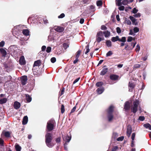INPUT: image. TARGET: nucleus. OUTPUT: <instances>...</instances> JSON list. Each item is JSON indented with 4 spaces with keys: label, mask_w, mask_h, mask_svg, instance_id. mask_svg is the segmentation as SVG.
I'll use <instances>...</instances> for the list:
<instances>
[{
    "label": "nucleus",
    "mask_w": 151,
    "mask_h": 151,
    "mask_svg": "<svg viewBox=\"0 0 151 151\" xmlns=\"http://www.w3.org/2000/svg\"><path fill=\"white\" fill-rule=\"evenodd\" d=\"M124 49L127 51H129L132 50V48L130 45H128L127 44H125Z\"/></svg>",
    "instance_id": "412c9836"
},
{
    "label": "nucleus",
    "mask_w": 151,
    "mask_h": 151,
    "mask_svg": "<svg viewBox=\"0 0 151 151\" xmlns=\"http://www.w3.org/2000/svg\"><path fill=\"white\" fill-rule=\"evenodd\" d=\"M119 41L125 42L126 41V38L125 37H123L121 39L119 38Z\"/></svg>",
    "instance_id": "f704fd0d"
},
{
    "label": "nucleus",
    "mask_w": 151,
    "mask_h": 151,
    "mask_svg": "<svg viewBox=\"0 0 151 151\" xmlns=\"http://www.w3.org/2000/svg\"><path fill=\"white\" fill-rule=\"evenodd\" d=\"M101 29L102 30H105L107 29V27L104 25H102L101 26Z\"/></svg>",
    "instance_id": "69168bd1"
},
{
    "label": "nucleus",
    "mask_w": 151,
    "mask_h": 151,
    "mask_svg": "<svg viewBox=\"0 0 151 151\" xmlns=\"http://www.w3.org/2000/svg\"><path fill=\"white\" fill-rule=\"evenodd\" d=\"M104 88L103 87H101L98 88L96 90L97 93L99 94H101L104 91Z\"/></svg>",
    "instance_id": "f3484780"
},
{
    "label": "nucleus",
    "mask_w": 151,
    "mask_h": 151,
    "mask_svg": "<svg viewBox=\"0 0 151 151\" xmlns=\"http://www.w3.org/2000/svg\"><path fill=\"white\" fill-rule=\"evenodd\" d=\"M118 77L119 76L117 75H112L110 76V78L112 80H117L118 78Z\"/></svg>",
    "instance_id": "aec40b11"
},
{
    "label": "nucleus",
    "mask_w": 151,
    "mask_h": 151,
    "mask_svg": "<svg viewBox=\"0 0 151 151\" xmlns=\"http://www.w3.org/2000/svg\"><path fill=\"white\" fill-rule=\"evenodd\" d=\"M116 30V32L118 33L119 34L121 32V29L119 27H117Z\"/></svg>",
    "instance_id": "603ef678"
},
{
    "label": "nucleus",
    "mask_w": 151,
    "mask_h": 151,
    "mask_svg": "<svg viewBox=\"0 0 151 151\" xmlns=\"http://www.w3.org/2000/svg\"><path fill=\"white\" fill-rule=\"evenodd\" d=\"M53 28L55 30L59 32H63L64 30L63 27L57 26H55L53 27Z\"/></svg>",
    "instance_id": "6e6552de"
},
{
    "label": "nucleus",
    "mask_w": 151,
    "mask_h": 151,
    "mask_svg": "<svg viewBox=\"0 0 151 151\" xmlns=\"http://www.w3.org/2000/svg\"><path fill=\"white\" fill-rule=\"evenodd\" d=\"M7 99L6 98H4L0 99V104H2L6 103L7 101Z\"/></svg>",
    "instance_id": "a878e982"
},
{
    "label": "nucleus",
    "mask_w": 151,
    "mask_h": 151,
    "mask_svg": "<svg viewBox=\"0 0 151 151\" xmlns=\"http://www.w3.org/2000/svg\"><path fill=\"white\" fill-rule=\"evenodd\" d=\"M4 135L6 137H9L10 136V133L9 132L3 131L1 134V136Z\"/></svg>",
    "instance_id": "2eb2a0df"
},
{
    "label": "nucleus",
    "mask_w": 151,
    "mask_h": 151,
    "mask_svg": "<svg viewBox=\"0 0 151 151\" xmlns=\"http://www.w3.org/2000/svg\"><path fill=\"white\" fill-rule=\"evenodd\" d=\"M134 17H139L141 16V14L139 13H138L134 15Z\"/></svg>",
    "instance_id": "bf43d9fd"
},
{
    "label": "nucleus",
    "mask_w": 151,
    "mask_h": 151,
    "mask_svg": "<svg viewBox=\"0 0 151 151\" xmlns=\"http://www.w3.org/2000/svg\"><path fill=\"white\" fill-rule=\"evenodd\" d=\"M104 40V34L103 32L101 31H100L98 32L96 36V41L99 42L103 40Z\"/></svg>",
    "instance_id": "423d86ee"
},
{
    "label": "nucleus",
    "mask_w": 151,
    "mask_h": 151,
    "mask_svg": "<svg viewBox=\"0 0 151 151\" xmlns=\"http://www.w3.org/2000/svg\"><path fill=\"white\" fill-rule=\"evenodd\" d=\"M41 61L40 60H38L36 61H35L33 67L32 69V70H33L35 69V66H40L41 65Z\"/></svg>",
    "instance_id": "9d476101"
},
{
    "label": "nucleus",
    "mask_w": 151,
    "mask_h": 151,
    "mask_svg": "<svg viewBox=\"0 0 151 151\" xmlns=\"http://www.w3.org/2000/svg\"><path fill=\"white\" fill-rule=\"evenodd\" d=\"M25 96L27 102H31L32 101V98L28 94H26Z\"/></svg>",
    "instance_id": "4be33fe9"
},
{
    "label": "nucleus",
    "mask_w": 151,
    "mask_h": 151,
    "mask_svg": "<svg viewBox=\"0 0 151 151\" xmlns=\"http://www.w3.org/2000/svg\"><path fill=\"white\" fill-rule=\"evenodd\" d=\"M51 48L50 47H47L46 51L47 53H49L51 52Z\"/></svg>",
    "instance_id": "37998d69"
},
{
    "label": "nucleus",
    "mask_w": 151,
    "mask_h": 151,
    "mask_svg": "<svg viewBox=\"0 0 151 151\" xmlns=\"http://www.w3.org/2000/svg\"><path fill=\"white\" fill-rule=\"evenodd\" d=\"M4 78L5 79V82H6L9 81L11 80L12 77L10 76H9L7 77H5Z\"/></svg>",
    "instance_id": "7c9ffc66"
},
{
    "label": "nucleus",
    "mask_w": 151,
    "mask_h": 151,
    "mask_svg": "<svg viewBox=\"0 0 151 151\" xmlns=\"http://www.w3.org/2000/svg\"><path fill=\"white\" fill-rule=\"evenodd\" d=\"M118 149V147L117 146H114L112 149L111 151H116Z\"/></svg>",
    "instance_id": "0e129e2a"
},
{
    "label": "nucleus",
    "mask_w": 151,
    "mask_h": 151,
    "mask_svg": "<svg viewBox=\"0 0 151 151\" xmlns=\"http://www.w3.org/2000/svg\"><path fill=\"white\" fill-rule=\"evenodd\" d=\"M56 142V143H58L60 142V137H58L55 140Z\"/></svg>",
    "instance_id": "338daca9"
},
{
    "label": "nucleus",
    "mask_w": 151,
    "mask_h": 151,
    "mask_svg": "<svg viewBox=\"0 0 151 151\" xmlns=\"http://www.w3.org/2000/svg\"><path fill=\"white\" fill-rule=\"evenodd\" d=\"M104 35V36L106 37H108L110 36V33L108 31H106L103 32Z\"/></svg>",
    "instance_id": "b1692460"
},
{
    "label": "nucleus",
    "mask_w": 151,
    "mask_h": 151,
    "mask_svg": "<svg viewBox=\"0 0 151 151\" xmlns=\"http://www.w3.org/2000/svg\"><path fill=\"white\" fill-rule=\"evenodd\" d=\"M20 103L17 101H15L14 103V106L15 109H17L20 108Z\"/></svg>",
    "instance_id": "a211bd4d"
},
{
    "label": "nucleus",
    "mask_w": 151,
    "mask_h": 151,
    "mask_svg": "<svg viewBox=\"0 0 151 151\" xmlns=\"http://www.w3.org/2000/svg\"><path fill=\"white\" fill-rule=\"evenodd\" d=\"M112 52L111 51H109L106 53V56L107 57L109 56L112 55Z\"/></svg>",
    "instance_id": "79ce46f5"
},
{
    "label": "nucleus",
    "mask_w": 151,
    "mask_h": 151,
    "mask_svg": "<svg viewBox=\"0 0 151 151\" xmlns=\"http://www.w3.org/2000/svg\"><path fill=\"white\" fill-rule=\"evenodd\" d=\"M52 35H50L48 36V39L50 41H52L54 39L52 37Z\"/></svg>",
    "instance_id": "a18cd8bd"
},
{
    "label": "nucleus",
    "mask_w": 151,
    "mask_h": 151,
    "mask_svg": "<svg viewBox=\"0 0 151 151\" xmlns=\"http://www.w3.org/2000/svg\"><path fill=\"white\" fill-rule=\"evenodd\" d=\"M132 132V128L130 125H128L127 127V133L128 137H129Z\"/></svg>",
    "instance_id": "ddd939ff"
},
{
    "label": "nucleus",
    "mask_w": 151,
    "mask_h": 151,
    "mask_svg": "<svg viewBox=\"0 0 151 151\" xmlns=\"http://www.w3.org/2000/svg\"><path fill=\"white\" fill-rule=\"evenodd\" d=\"M130 103L128 101L126 102L124 106V109L125 110V111L129 110L130 109Z\"/></svg>",
    "instance_id": "9b49d317"
},
{
    "label": "nucleus",
    "mask_w": 151,
    "mask_h": 151,
    "mask_svg": "<svg viewBox=\"0 0 151 151\" xmlns=\"http://www.w3.org/2000/svg\"><path fill=\"white\" fill-rule=\"evenodd\" d=\"M4 140L1 138H0V145L1 146H3Z\"/></svg>",
    "instance_id": "680f3d73"
},
{
    "label": "nucleus",
    "mask_w": 151,
    "mask_h": 151,
    "mask_svg": "<svg viewBox=\"0 0 151 151\" xmlns=\"http://www.w3.org/2000/svg\"><path fill=\"white\" fill-rule=\"evenodd\" d=\"M106 44L108 47H111L112 46L111 42L110 40L106 41Z\"/></svg>",
    "instance_id": "c85d7f7f"
},
{
    "label": "nucleus",
    "mask_w": 151,
    "mask_h": 151,
    "mask_svg": "<svg viewBox=\"0 0 151 151\" xmlns=\"http://www.w3.org/2000/svg\"><path fill=\"white\" fill-rule=\"evenodd\" d=\"M61 113L62 114L64 113L65 111L64 106L62 104L61 105Z\"/></svg>",
    "instance_id": "58836bf2"
},
{
    "label": "nucleus",
    "mask_w": 151,
    "mask_h": 151,
    "mask_svg": "<svg viewBox=\"0 0 151 151\" xmlns=\"http://www.w3.org/2000/svg\"><path fill=\"white\" fill-rule=\"evenodd\" d=\"M50 60L52 63H54L56 61V58L55 57L52 58Z\"/></svg>",
    "instance_id": "3c124183"
},
{
    "label": "nucleus",
    "mask_w": 151,
    "mask_h": 151,
    "mask_svg": "<svg viewBox=\"0 0 151 151\" xmlns=\"http://www.w3.org/2000/svg\"><path fill=\"white\" fill-rule=\"evenodd\" d=\"M145 119V117L143 116H140L139 118V120L141 121H143Z\"/></svg>",
    "instance_id": "052dcab7"
},
{
    "label": "nucleus",
    "mask_w": 151,
    "mask_h": 151,
    "mask_svg": "<svg viewBox=\"0 0 151 151\" xmlns=\"http://www.w3.org/2000/svg\"><path fill=\"white\" fill-rule=\"evenodd\" d=\"M71 137L70 134V135H67L63 137V139L65 141L64 144V147L65 149L67 150H68L67 145L68 143L69 142L71 139Z\"/></svg>",
    "instance_id": "0eeeda50"
},
{
    "label": "nucleus",
    "mask_w": 151,
    "mask_h": 151,
    "mask_svg": "<svg viewBox=\"0 0 151 151\" xmlns=\"http://www.w3.org/2000/svg\"><path fill=\"white\" fill-rule=\"evenodd\" d=\"M80 79V78H77L76 79L74 80V81H73V84H74L76 83Z\"/></svg>",
    "instance_id": "774afa93"
},
{
    "label": "nucleus",
    "mask_w": 151,
    "mask_h": 151,
    "mask_svg": "<svg viewBox=\"0 0 151 151\" xmlns=\"http://www.w3.org/2000/svg\"><path fill=\"white\" fill-rule=\"evenodd\" d=\"M124 137L123 136H122L118 138L117 139V140L118 141H122L124 139Z\"/></svg>",
    "instance_id": "e2e57ef3"
},
{
    "label": "nucleus",
    "mask_w": 151,
    "mask_h": 151,
    "mask_svg": "<svg viewBox=\"0 0 151 151\" xmlns=\"http://www.w3.org/2000/svg\"><path fill=\"white\" fill-rule=\"evenodd\" d=\"M140 50V47L139 45H137L136 46V49H135L137 52H138Z\"/></svg>",
    "instance_id": "de8ad7c7"
},
{
    "label": "nucleus",
    "mask_w": 151,
    "mask_h": 151,
    "mask_svg": "<svg viewBox=\"0 0 151 151\" xmlns=\"http://www.w3.org/2000/svg\"><path fill=\"white\" fill-rule=\"evenodd\" d=\"M81 51L80 50H78L76 53V58H78L79 57L81 53Z\"/></svg>",
    "instance_id": "2f4dec72"
},
{
    "label": "nucleus",
    "mask_w": 151,
    "mask_h": 151,
    "mask_svg": "<svg viewBox=\"0 0 151 151\" xmlns=\"http://www.w3.org/2000/svg\"><path fill=\"white\" fill-rule=\"evenodd\" d=\"M129 19L132 22V24L135 25H137L138 24V22L137 21V19H136L132 16H130Z\"/></svg>",
    "instance_id": "4468645a"
},
{
    "label": "nucleus",
    "mask_w": 151,
    "mask_h": 151,
    "mask_svg": "<svg viewBox=\"0 0 151 151\" xmlns=\"http://www.w3.org/2000/svg\"><path fill=\"white\" fill-rule=\"evenodd\" d=\"M131 146V147H133L135 146V145L134 144V141H133V140L132 141Z\"/></svg>",
    "instance_id": "4d7b16f0"
},
{
    "label": "nucleus",
    "mask_w": 151,
    "mask_h": 151,
    "mask_svg": "<svg viewBox=\"0 0 151 151\" xmlns=\"http://www.w3.org/2000/svg\"><path fill=\"white\" fill-rule=\"evenodd\" d=\"M125 23L128 25H130L131 24V22L128 19H126L125 20Z\"/></svg>",
    "instance_id": "6e6d98bb"
},
{
    "label": "nucleus",
    "mask_w": 151,
    "mask_h": 151,
    "mask_svg": "<svg viewBox=\"0 0 151 151\" xmlns=\"http://www.w3.org/2000/svg\"><path fill=\"white\" fill-rule=\"evenodd\" d=\"M65 16V15L64 13H62L58 17V18H62L64 17Z\"/></svg>",
    "instance_id": "8fccbe9b"
},
{
    "label": "nucleus",
    "mask_w": 151,
    "mask_h": 151,
    "mask_svg": "<svg viewBox=\"0 0 151 151\" xmlns=\"http://www.w3.org/2000/svg\"><path fill=\"white\" fill-rule=\"evenodd\" d=\"M27 81V78L26 76H22L21 78V83L22 85H24L26 84Z\"/></svg>",
    "instance_id": "1a4fd4ad"
},
{
    "label": "nucleus",
    "mask_w": 151,
    "mask_h": 151,
    "mask_svg": "<svg viewBox=\"0 0 151 151\" xmlns=\"http://www.w3.org/2000/svg\"><path fill=\"white\" fill-rule=\"evenodd\" d=\"M138 11V10L136 8H134L133 9L132 12L134 14H136L137 13Z\"/></svg>",
    "instance_id": "09e8293b"
},
{
    "label": "nucleus",
    "mask_w": 151,
    "mask_h": 151,
    "mask_svg": "<svg viewBox=\"0 0 151 151\" xmlns=\"http://www.w3.org/2000/svg\"><path fill=\"white\" fill-rule=\"evenodd\" d=\"M129 2V1L128 0H124L122 1V4L124 5H127Z\"/></svg>",
    "instance_id": "c9c22d12"
},
{
    "label": "nucleus",
    "mask_w": 151,
    "mask_h": 151,
    "mask_svg": "<svg viewBox=\"0 0 151 151\" xmlns=\"http://www.w3.org/2000/svg\"><path fill=\"white\" fill-rule=\"evenodd\" d=\"M129 86L130 88H133L134 87V84L130 82H129Z\"/></svg>",
    "instance_id": "49530a36"
},
{
    "label": "nucleus",
    "mask_w": 151,
    "mask_h": 151,
    "mask_svg": "<svg viewBox=\"0 0 151 151\" xmlns=\"http://www.w3.org/2000/svg\"><path fill=\"white\" fill-rule=\"evenodd\" d=\"M8 49L9 52L15 57L18 55V52L19 51V50L15 45L10 46Z\"/></svg>",
    "instance_id": "f03ea898"
},
{
    "label": "nucleus",
    "mask_w": 151,
    "mask_h": 151,
    "mask_svg": "<svg viewBox=\"0 0 151 151\" xmlns=\"http://www.w3.org/2000/svg\"><path fill=\"white\" fill-rule=\"evenodd\" d=\"M139 103V101L138 100H136L133 103V105L131 106L132 111L134 113H136L137 111V108Z\"/></svg>",
    "instance_id": "39448f33"
},
{
    "label": "nucleus",
    "mask_w": 151,
    "mask_h": 151,
    "mask_svg": "<svg viewBox=\"0 0 151 151\" xmlns=\"http://www.w3.org/2000/svg\"><path fill=\"white\" fill-rule=\"evenodd\" d=\"M96 4L98 6H101L102 5V3L101 1H98L96 2Z\"/></svg>",
    "instance_id": "4c0bfd02"
},
{
    "label": "nucleus",
    "mask_w": 151,
    "mask_h": 151,
    "mask_svg": "<svg viewBox=\"0 0 151 151\" xmlns=\"http://www.w3.org/2000/svg\"><path fill=\"white\" fill-rule=\"evenodd\" d=\"M120 6L119 7V9L120 11H123L124 9V6Z\"/></svg>",
    "instance_id": "864d4df0"
},
{
    "label": "nucleus",
    "mask_w": 151,
    "mask_h": 151,
    "mask_svg": "<svg viewBox=\"0 0 151 151\" xmlns=\"http://www.w3.org/2000/svg\"><path fill=\"white\" fill-rule=\"evenodd\" d=\"M22 33L23 35L26 36L29 35V31L27 29H23L22 31Z\"/></svg>",
    "instance_id": "5701e85b"
},
{
    "label": "nucleus",
    "mask_w": 151,
    "mask_h": 151,
    "mask_svg": "<svg viewBox=\"0 0 151 151\" xmlns=\"http://www.w3.org/2000/svg\"><path fill=\"white\" fill-rule=\"evenodd\" d=\"M114 110V106H111L107 110V117L109 121L110 122L113 119L112 112Z\"/></svg>",
    "instance_id": "7ed1b4c3"
},
{
    "label": "nucleus",
    "mask_w": 151,
    "mask_h": 151,
    "mask_svg": "<svg viewBox=\"0 0 151 151\" xmlns=\"http://www.w3.org/2000/svg\"><path fill=\"white\" fill-rule=\"evenodd\" d=\"M89 45L88 44L86 47V51L85 52L86 54H87L90 51V49H89Z\"/></svg>",
    "instance_id": "72a5a7b5"
},
{
    "label": "nucleus",
    "mask_w": 151,
    "mask_h": 151,
    "mask_svg": "<svg viewBox=\"0 0 151 151\" xmlns=\"http://www.w3.org/2000/svg\"><path fill=\"white\" fill-rule=\"evenodd\" d=\"M119 37L118 36H116V37H113L111 38V40L113 42H115L117 41H119Z\"/></svg>",
    "instance_id": "cd10ccee"
},
{
    "label": "nucleus",
    "mask_w": 151,
    "mask_h": 151,
    "mask_svg": "<svg viewBox=\"0 0 151 151\" xmlns=\"http://www.w3.org/2000/svg\"><path fill=\"white\" fill-rule=\"evenodd\" d=\"M108 70V69L107 68H106V66H104L102 70L100 73V75L102 76L104 75L107 73Z\"/></svg>",
    "instance_id": "f8f14e48"
},
{
    "label": "nucleus",
    "mask_w": 151,
    "mask_h": 151,
    "mask_svg": "<svg viewBox=\"0 0 151 151\" xmlns=\"http://www.w3.org/2000/svg\"><path fill=\"white\" fill-rule=\"evenodd\" d=\"M63 46L64 48L66 49L69 47V45L67 44L64 43L63 44Z\"/></svg>",
    "instance_id": "ea45409f"
},
{
    "label": "nucleus",
    "mask_w": 151,
    "mask_h": 151,
    "mask_svg": "<svg viewBox=\"0 0 151 151\" xmlns=\"http://www.w3.org/2000/svg\"><path fill=\"white\" fill-rule=\"evenodd\" d=\"M135 134L134 133H132V136H131V138L132 139V140L134 141L135 137Z\"/></svg>",
    "instance_id": "5fc2aeb1"
},
{
    "label": "nucleus",
    "mask_w": 151,
    "mask_h": 151,
    "mask_svg": "<svg viewBox=\"0 0 151 151\" xmlns=\"http://www.w3.org/2000/svg\"><path fill=\"white\" fill-rule=\"evenodd\" d=\"M45 143L47 146L50 148L52 147L55 145V144L52 142V134L47 133L45 136Z\"/></svg>",
    "instance_id": "f257e3e1"
},
{
    "label": "nucleus",
    "mask_w": 151,
    "mask_h": 151,
    "mask_svg": "<svg viewBox=\"0 0 151 151\" xmlns=\"http://www.w3.org/2000/svg\"><path fill=\"white\" fill-rule=\"evenodd\" d=\"M55 123V121L53 119H51L47 122V128L48 131H51L53 129Z\"/></svg>",
    "instance_id": "20e7f679"
},
{
    "label": "nucleus",
    "mask_w": 151,
    "mask_h": 151,
    "mask_svg": "<svg viewBox=\"0 0 151 151\" xmlns=\"http://www.w3.org/2000/svg\"><path fill=\"white\" fill-rule=\"evenodd\" d=\"M0 51L2 55L3 56H5L6 55V52L5 50L3 48H1L0 49Z\"/></svg>",
    "instance_id": "393cba45"
},
{
    "label": "nucleus",
    "mask_w": 151,
    "mask_h": 151,
    "mask_svg": "<svg viewBox=\"0 0 151 151\" xmlns=\"http://www.w3.org/2000/svg\"><path fill=\"white\" fill-rule=\"evenodd\" d=\"M133 39V38L132 37L129 36L128 37L127 40L128 42H130Z\"/></svg>",
    "instance_id": "c03bdc74"
},
{
    "label": "nucleus",
    "mask_w": 151,
    "mask_h": 151,
    "mask_svg": "<svg viewBox=\"0 0 151 151\" xmlns=\"http://www.w3.org/2000/svg\"><path fill=\"white\" fill-rule=\"evenodd\" d=\"M19 64L21 65H24L25 63L24 58L23 56H22L19 60Z\"/></svg>",
    "instance_id": "dca6fc26"
},
{
    "label": "nucleus",
    "mask_w": 151,
    "mask_h": 151,
    "mask_svg": "<svg viewBox=\"0 0 151 151\" xmlns=\"http://www.w3.org/2000/svg\"><path fill=\"white\" fill-rule=\"evenodd\" d=\"M5 44V42L4 41H2L0 42V47H3L4 46Z\"/></svg>",
    "instance_id": "13d9d810"
},
{
    "label": "nucleus",
    "mask_w": 151,
    "mask_h": 151,
    "mask_svg": "<svg viewBox=\"0 0 151 151\" xmlns=\"http://www.w3.org/2000/svg\"><path fill=\"white\" fill-rule=\"evenodd\" d=\"M28 121V118L27 116H24L23 119L22 124L23 125L26 124Z\"/></svg>",
    "instance_id": "6ab92c4d"
},
{
    "label": "nucleus",
    "mask_w": 151,
    "mask_h": 151,
    "mask_svg": "<svg viewBox=\"0 0 151 151\" xmlns=\"http://www.w3.org/2000/svg\"><path fill=\"white\" fill-rule=\"evenodd\" d=\"M122 0H116V4L118 6L121 5L122 4L121 1Z\"/></svg>",
    "instance_id": "e433bc0d"
},
{
    "label": "nucleus",
    "mask_w": 151,
    "mask_h": 151,
    "mask_svg": "<svg viewBox=\"0 0 151 151\" xmlns=\"http://www.w3.org/2000/svg\"><path fill=\"white\" fill-rule=\"evenodd\" d=\"M139 31V29L137 27H135L134 29V32L135 33L138 32Z\"/></svg>",
    "instance_id": "a19ab883"
},
{
    "label": "nucleus",
    "mask_w": 151,
    "mask_h": 151,
    "mask_svg": "<svg viewBox=\"0 0 151 151\" xmlns=\"http://www.w3.org/2000/svg\"><path fill=\"white\" fill-rule=\"evenodd\" d=\"M15 149L16 151H21V147L18 144L15 145Z\"/></svg>",
    "instance_id": "c756f323"
},
{
    "label": "nucleus",
    "mask_w": 151,
    "mask_h": 151,
    "mask_svg": "<svg viewBox=\"0 0 151 151\" xmlns=\"http://www.w3.org/2000/svg\"><path fill=\"white\" fill-rule=\"evenodd\" d=\"M103 84V82H97L96 84V86H97V87H101V86H102Z\"/></svg>",
    "instance_id": "473e14b6"
},
{
    "label": "nucleus",
    "mask_w": 151,
    "mask_h": 151,
    "mask_svg": "<svg viewBox=\"0 0 151 151\" xmlns=\"http://www.w3.org/2000/svg\"><path fill=\"white\" fill-rule=\"evenodd\" d=\"M144 127L146 129H148L149 130H151V126L149 123L145 124L143 125Z\"/></svg>",
    "instance_id": "bb28decb"
}]
</instances>
